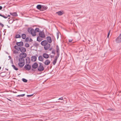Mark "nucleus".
Instances as JSON below:
<instances>
[{
	"label": "nucleus",
	"instance_id": "obj_31",
	"mask_svg": "<svg viewBox=\"0 0 121 121\" xmlns=\"http://www.w3.org/2000/svg\"><path fill=\"white\" fill-rule=\"evenodd\" d=\"M25 46L26 47L28 48L29 47V45L28 43H26L25 44Z\"/></svg>",
	"mask_w": 121,
	"mask_h": 121
},
{
	"label": "nucleus",
	"instance_id": "obj_3",
	"mask_svg": "<svg viewBox=\"0 0 121 121\" xmlns=\"http://www.w3.org/2000/svg\"><path fill=\"white\" fill-rule=\"evenodd\" d=\"M30 59L28 57H27L26 59V65L25 66L24 68H31V66L29 64L30 62Z\"/></svg>",
	"mask_w": 121,
	"mask_h": 121
},
{
	"label": "nucleus",
	"instance_id": "obj_55",
	"mask_svg": "<svg viewBox=\"0 0 121 121\" xmlns=\"http://www.w3.org/2000/svg\"><path fill=\"white\" fill-rule=\"evenodd\" d=\"M27 39H28V38H26V40H27Z\"/></svg>",
	"mask_w": 121,
	"mask_h": 121
},
{
	"label": "nucleus",
	"instance_id": "obj_32",
	"mask_svg": "<svg viewBox=\"0 0 121 121\" xmlns=\"http://www.w3.org/2000/svg\"><path fill=\"white\" fill-rule=\"evenodd\" d=\"M25 95V94H23L21 95H19L17 96V97H23Z\"/></svg>",
	"mask_w": 121,
	"mask_h": 121
},
{
	"label": "nucleus",
	"instance_id": "obj_16",
	"mask_svg": "<svg viewBox=\"0 0 121 121\" xmlns=\"http://www.w3.org/2000/svg\"><path fill=\"white\" fill-rule=\"evenodd\" d=\"M43 57L46 59L47 58L49 57V55L48 54L45 53H43Z\"/></svg>",
	"mask_w": 121,
	"mask_h": 121
},
{
	"label": "nucleus",
	"instance_id": "obj_6",
	"mask_svg": "<svg viewBox=\"0 0 121 121\" xmlns=\"http://www.w3.org/2000/svg\"><path fill=\"white\" fill-rule=\"evenodd\" d=\"M39 35L42 38H44L45 37V34L43 31H40L39 33Z\"/></svg>",
	"mask_w": 121,
	"mask_h": 121
},
{
	"label": "nucleus",
	"instance_id": "obj_46",
	"mask_svg": "<svg viewBox=\"0 0 121 121\" xmlns=\"http://www.w3.org/2000/svg\"><path fill=\"white\" fill-rule=\"evenodd\" d=\"M9 58L10 59H11L12 58L11 57V56H9Z\"/></svg>",
	"mask_w": 121,
	"mask_h": 121
},
{
	"label": "nucleus",
	"instance_id": "obj_9",
	"mask_svg": "<svg viewBox=\"0 0 121 121\" xmlns=\"http://www.w3.org/2000/svg\"><path fill=\"white\" fill-rule=\"evenodd\" d=\"M20 51L22 53H24L26 51V49L25 48L21 47H20Z\"/></svg>",
	"mask_w": 121,
	"mask_h": 121
},
{
	"label": "nucleus",
	"instance_id": "obj_34",
	"mask_svg": "<svg viewBox=\"0 0 121 121\" xmlns=\"http://www.w3.org/2000/svg\"><path fill=\"white\" fill-rule=\"evenodd\" d=\"M22 80L24 82H27V80L25 78H23L22 79Z\"/></svg>",
	"mask_w": 121,
	"mask_h": 121
},
{
	"label": "nucleus",
	"instance_id": "obj_10",
	"mask_svg": "<svg viewBox=\"0 0 121 121\" xmlns=\"http://www.w3.org/2000/svg\"><path fill=\"white\" fill-rule=\"evenodd\" d=\"M25 63V62H19L18 63V65L20 67L22 68L24 66Z\"/></svg>",
	"mask_w": 121,
	"mask_h": 121
},
{
	"label": "nucleus",
	"instance_id": "obj_40",
	"mask_svg": "<svg viewBox=\"0 0 121 121\" xmlns=\"http://www.w3.org/2000/svg\"><path fill=\"white\" fill-rule=\"evenodd\" d=\"M33 95H27V96L28 97H30Z\"/></svg>",
	"mask_w": 121,
	"mask_h": 121
},
{
	"label": "nucleus",
	"instance_id": "obj_51",
	"mask_svg": "<svg viewBox=\"0 0 121 121\" xmlns=\"http://www.w3.org/2000/svg\"><path fill=\"white\" fill-rule=\"evenodd\" d=\"M16 58H18V57L17 56H16Z\"/></svg>",
	"mask_w": 121,
	"mask_h": 121
},
{
	"label": "nucleus",
	"instance_id": "obj_57",
	"mask_svg": "<svg viewBox=\"0 0 121 121\" xmlns=\"http://www.w3.org/2000/svg\"><path fill=\"white\" fill-rule=\"evenodd\" d=\"M0 68H1V67H0Z\"/></svg>",
	"mask_w": 121,
	"mask_h": 121
},
{
	"label": "nucleus",
	"instance_id": "obj_52",
	"mask_svg": "<svg viewBox=\"0 0 121 121\" xmlns=\"http://www.w3.org/2000/svg\"><path fill=\"white\" fill-rule=\"evenodd\" d=\"M36 45H38V44L36 43Z\"/></svg>",
	"mask_w": 121,
	"mask_h": 121
},
{
	"label": "nucleus",
	"instance_id": "obj_5",
	"mask_svg": "<svg viewBox=\"0 0 121 121\" xmlns=\"http://www.w3.org/2000/svg\"><path fill=\"white\" fill-rule=\"evenodd\" d=\"M116 41L117 43H119L121 42V33L119 36L116 39Z\"/></svg>",
	"mask_w": 121,
	"mask_h": 121
},
{
	"label": "nucleus",
	"instance_id": "obj_26",
	"mask_svg": "<svg viewBox=\"0 0 121 121\" xmlns=\"http://www.w3.org/2000/svg\"><path fill=\"white\" fill-rule=\"evenodd\" d=\"M18 51L17 50H14L13 51V53L15 54H18L19 53Z\"/></svg>",
	"mask_w": 121,
	"mask_h": 121
},
{
	"label": "nucleus",
	"instance_id": "obj_43",
	"mask_svg": "<svg viewBox=\"0 0 121 121\" xmlns=\"http://www.w3.org/2000/svg\"><path fill=\"white\" fill-rule=\"evenodd\" d=\"M59 99H60V100H63V97H61L60 98H59Z\"/></svg>",
	"mask_w": 121,
	"mask_h": 121
},
{
	"label": "nucleus",
	"instance_id": "obj_7",
	"mask_svg": "<svg viewBox=\"0 0 121 121\" xmlns=\"http://www.w3.org/2000/svg\"><path fill=\"white\" fill-rule=\"evenodd\" d=\"M56 53L57 56H56L59 57L60 55V50L59 47L58 45L56 46Z\"/></svg>",
	"mask_w": 121,
	"mask_h": 121
},
{
	"label": "nucleus",
	"instance_id": "obj_24",
	"mask_svg": "<svg viewBox=\"0 0 121 121\" xmlns=\"http://www.w3.org/2000/svg\"><path fill=\"white\" fill-rule=\"evenodd\" d=\"M42 6L41 5H38L36 6L37 8L39 9H41Z\"/></svg>",
	"mask_w": 121,
	"mask_h": 121
},
{
	"label": "nucleus",
	"instance_id": "obj_50",
	"mask_svg": "<svg viewBox=\"0 0 121 121\" xmlns=\"http://www.w3.org/2000/svg\"><path fill=\"white\" fill-rule=\"evenodd\" d=\"M14 69L16 70H18V69Z\"/></svg>",
	"mask_w": 121,
	"mask_h": 121
},
{
	"label": "nucleus",
	"instance_id": "obj_47",
	"mask_svg": "<svg viewBox=\"0 0 121 121\" xmlns=\"http://www.w3.org/2000/svg\"><path fill=\"white\" fill-rule=\"evenodd\" d=\"M26 70H29L30 69H26Z\"/></svg>",
	"mask_w": 121,
	"mask_h": 121
},
{
	"label": "nucleus",
	"instance_id": "obj_17",
	"mask_svg": "<svg viewBox=\"0 0 121 121\" xmlns=\"http://www.w3.org/2000/svg\"><path fill=\"white\" fill-rule=\"evenodd\" d=\"M42 38H43L39 36H38L37 38V40L39 42H40L43 40V39H42Z\"/></svg>",
	"mask_w": 121,
	"mask_h": 121
},
{
	"label": "nucleus",
	"instance_id": "obj_14",
	"mask_svg": "<svg viewBox=\"0 0 121 121\" xmlns=\"http://www.w3.org/2000/svg\"><path fill=\"white\" fill-rule=\"evenodd\" d=\"M59 57H58V56H55V58L53 61L52 62L53 64V65H55L56 63L58 58Z\"/></svg>",
	"mask_w": 121,
	"mask_h": 121
},
{
	"label": "nucleus",
	"instance_id": "obj_15",
	"mask_svg": "<svg viewBox=\"0 0 121 121\" xmlns=\"http://www.w3.org/2000/svg\"><path fill=\"white\" fill-rule=\"evenodd\" d=\"M37 58L35 56H32L31 57V60L32 61H35L36 60Z\"/></svg>",
	"mask_w": 121,
	"mask_h": 121
},
{
	"label": "nucleus",
	"instance_id": "obj_11",
	"mask_svg": "<svg viewBox=\"0 0 121 121\" xmlns=\"http://www.w3.org/2000/svg\"><path fill=\"white\" fill-rule=\"evenodd\" d=\"M16 44L19 46H22L23 45V43L22 42H17Z\"/></svg>",
	"mask_w": 121,
	"mask_h": 121
},
{
	"label": "nucleus",
	"instance_id": "obj_35",
	"mask_svg": "<svg viewBox=\"0 0 121 121\" xmlns=\"http://www.w3.org/2000/svg\"><path fill=\"white\" fill-rule=\"evenodd\" d=\"M55 51L54 49H53L52 51V53L54 54H55Z\"/></svg>",
	"mask_w": 121,
	"mask_h": 121
},
{
	"label": "nucleus",
	"instance_id": "obj_53",
	"mask_svg": "<svg viewBox=\"0 0 121 121\" xmlns=\"http://www.w3.org/2000/svg\"><path fill=\"white\" fill-rule=\"evenodd\" d=\"M9 101H12L11 100H10V99H9Z\"/></svg>",
	"mask_w": 121,
	"mask_h": 121
},
{
	"label": "nucleus",
	"instance_id": "obj_38",
	"mask_svg": "<svg viewBox=\"0 0 121 121\" xmlns=\"http://www.w3.org/2000/svg\"><path fill=\"white\" fill-rule=\"evenodd\" d=\"M73 40V39H69V42L70 43Z\"/></svg>",
	"mask_w": 121,
	"mask_h": 121
},
{
	"label": "nucleus",
	"instance_id": "obj_8",
	"mask_svg": "<svg viewBox=\"0 0 121 121\" xmlns=\"http://www.w3.org/2000/svg\"><path fill=\"white\" fill-rule=\"evenodd\" d=\"M46 39L47 41H48V43H51L52 42V40L51 38L49 36H48L47 37Z\"/></svg>",
	"mask_w": 121,
	"mask_h": 121
},
{
	"label": "nucleus",
	"instance_id": "obj_13",
	"mask_svg": "<svg viewBox=\"0 0 121 121\" xmlns=\"http://www.w3.org/2000/svg\"><path fill=\"white\" fill-rule=\"evenodd\" d=\"M48 8V7L46 6L42 5V7L41 9L40 10L44 11L46 10Z\"/></svg>",
	"mask_w": 121,
	"mask_h": 121
},
{
	"label": "nucleus",
	"instance_id": "obj_42",
	"mask_svg": "<svg viewBox=\"0 0 121 121\" xmlns=\"http://www.w3.org/2000/svg\"><path fill=\"white\" fill-rule=\"evenodd\" d=\"M110 32V31H109V32L108 33V35H107V37H108V38L109 36V35Z\"/></svg>",
	"mask_w": 121,
	"mask_h": 121
},
{
	"label": "nucleus",
	"instance_id": "obj_2",
	"mask_svg": "<svg viewBox=\"0 0 121 121\" xmlns=\"http://www.w3.org/2000/svg\"><path fill=\"white\" fill-rule=\"evenodd\" d=\"M18 60L19 62H25L24 58L27 56V54L25 53H21L19 55Z\"/></svg>",
	"mask_w": 121,
	"mask_h": 121
},
{
	"label": "nucleus",
	"instance_id": "obj_49",
	"mask_svg": "<svg viewBox=\"0 0 121 121\" xmlns=\"http://www.w3.org/2000/svg\"><path fill=\"white\" fill-rule=\"evenodd\" d=\"M54 57V56H52V55H51V58H52V57Z\"/></svg>",
	"mask_w": 121,
	"mask_h": 121
},
{
	"label": "nucleus",
	"instance_id": "obj_4",
	"mask_svg": "<svg viewBox=\"0 0 121 121\" xmlns=\"http://www.w3.org/2000/svg\"><path fill=\"white\" fill-rule=\"evenodd\" d=\"M28 32L30 34L33 36H34L36 35L35 31L34 29L31 28H29L28 29Z\"/></svg>",
	"mask_w": 121,
	"mask_h": 121
},
{
	"label": "nucleus",
	"instance_id": "obj_27",
	"mask_svg": "<svg viewBox=\"0 0 121 121\" xmlns=\"http://www.w3.org/2000/svg\"><path fill=\"white\" fill-rule=\"evenodd\" d=\"M15 38H21V36L19 34H17L15 36Z\"/></svg>",
	"mask_w": 121,
	"mask_h": 121
},
{
	"label": "nucleus",
	"instance_id": "obj_44",
	"mask_svg": "<svg viewBox=\"0 0 121 121\" xmlns=\"http://www.w3.org/2000/svg\"><path fill=\"white\" fill-rule=\"evenodd\" d=\"M49 48V50L50 51H51V50H52V47H51V48L50 47V48Z\"/></svg>",
	"mask_w": 121,
	"mask_h": 121
},
{
	"label": "nucleus",
	"instance_id": "obj_54",
	"mask_svg": "<svg viewBox=\"0 0 121 121\" xmlns=\"http://www.w3.org/2000/svg\"><path fill=\"white\" fill-rule=\"evenodd\" d=\"M27 39H28V38H26V40H27Z\"/></svg>",
	"mask_w": 121,
	"mask_h": 121
},
{
	"label": "nucleus",
	"instance_id": "obj_12",
	"mask_svg": "<svg viewBox=\"0 0 121 121\" xmlns=\"http://www.w3.org/2000/svg\"><path fill=\"white\" fill-rule=\"evenodd\" d=\"M38 67V64L36 62H35L32 65V68H37Z\"/></svg>",
	"mask_w": 121,
	"mask_h": 121
},
{
	"label": "nucleus",
	"instance_id": "obj_48",
	"mask_svg": "<svg viewBox=\"0 0 121 121\" xmlns=\"http://www.w3.org/2000/svg\"><path fill=\"white\" fill-rule=\"evenodd\" d=\"M0 16L2 17L3 15L0 14Z\"/></svg>",
	"mask_w": 121,
	"mask_h": 121
},
{
	"label": "nucleus",
	"instance_id": "obj_1",
	"mask_svg": "<svg viewBox=\"0 0 121 121\" xmlns=\"http://www.w3.org/2000/svg\"><path fill=\"white\" fill-rule=\"evenodd\" d=\"M41 44L42 46H44V48L45 50H48L50 47V45L46 40H44L42 41Z\"/></svg>",
	"mask_w": 121,
	"mask_h": 121
},
{
	"label": "nucleus",
	"instance_id": "obj_30",
	"mask_svg": "<svg viewBox=\"0 0 121 121\" xmlns=\"http://www.w3.org/2000/svg\"><path fill=\"white\" fill-rule=\"evenodd\" d=\"M5 73L4 72H2L1 73L0 75L1 76H5Z\"/></svg>",
	"mask_w": 121,
	"mask_h": 121
},
{
	"label": "nucleus",
	"instance_id": "obj_18",
	"mask_svg": "<svg viewBox=\"0 0 121 121\" xmlns=\"http://www.w3.org/2000/svg\"><path fill=\"white\" fill-rule=\"evenodd\" d=\"M39 60L41 61H43L44 58L43 56H39L38 57Z\"/></svg>",
	"mask_w": 121,
	"mask_h": 121
},
{
	"label": "nucleus",
	"instance_id": "obj_33",
	"mask_svg": "<svg viewBox=\"0 0 121 121\" xmlns=\"http://www.w3.org/2000/svg\"><path fill=\"white\" fill-rule=\"evenodd\" d=\"M44 69H37L39 71H42L44 70Z\"/></svg>",
	"mask_w": 121,
	"mask_h": 121
},
{
	"label": "nucleus",
	"instance_id": "obj_36",
	"mask_svg": "<svg viewBox=\"0 0 121 121\" xmlns=\"http://www.w3.org/2000/svg\"><path fill=\"white\" fill-rule=\"evenodd\" d=\"M11 66L13 68H17L15 66L13 65V64H11Z\"/></svg>",
	"mask_w": 121,
	"mask_h": 121
},
{
	"label": "nucleus",
	"instance_id": "obj_20",
	"mask_svg": "<svg viewBox=\"0 0 121 121\" xmlns=\"http://www.w3.org/2000/svg\"><path fill=\"white\" fill-rule=\"evenodd\" d=\"M50 63V61L48 60H46L44 62V64L45 65H49Z\"/></svg>",
	"mask_w": 121,
	"mask_h": 121
},
{
	"label": "nucleus",
	"instance_id": "obj_28",
	"mask_svg": "<svg viewBox=\"0 0 121 121\" xmlns=\"http://www.w3.org/2000/svg\"><path fill=\"white\" fill-rule=\"evenodd\" d=\"M10 16L9 15H8L7 16L6 15L5 16L4 15H3L2 17L4 18H8V17Z\"/></svg>",
	"mask_w": 121,
	"mask_h": 121
},
{
	"label": "nucleus",
	"instance_id": "obj_21",
	"mask_svg": "<svg viewBox=\"0 0 121 121\" xmlns=\"http://www.w3.org/2000/svg\"><path fill=\"white\" fill-rule=\"evenodd\" d=\"M14 48L16 50L18 51H19L20 50V47H19L18 45H15L14 46Z\"/></svg>",
	"mask_w": 121,
	"mask_h": 121
},
{
	"label": "nucleus",
	"instance_id": "obj_56",
	"mask_svg": "<svg viewBox=\"0 0 121 121\" xmlns=\"http://www.w3.org/2000/svg\"><path fill=\"white\" fill-rule=\"evenodd\" d=\"M7 99H8V100H9V99L8 98H7Z\"/></svg>",
	"mask_w": 121,
	"mask_h": 121
},
{
	"label": "nucleus",
	"instance_id": "obj_41",
	"mask_svg": "<svg viewBox=\"0 0 121 121\" xmlns=\"http://www.w3.org/2000/svg\"><path fill=\"white\" fill-rule=\"evenodd\" d=\"M0 25L2 27H3L4 26V25L0 23Z\"/></svg>",
	"mask_w": 121,
	"mask_h": 121
},
{
	"label": "nucleus",
	"instance_id": "obj_25",
	"mask_svg": "<svg viewBox=\"0 0 121 121\" xmlns=\"http://www.w3.org/2000/svg\"><path fill=\"white\" fill-rule=\"evenodd\" d=\"M22 39H25L26 38V35L25 34H23L22 35Z\"/></svg>",
	"mask_w": 121,
	"mask_h": 121
},
{
	"label": "nucleus",
	"instance_id": "obj_22",
	"mask_svg": "<svg viewBox=\"0 0 121 121\" xmlns=\"http://www.w3.org/2000/svg\"><path fill=\"white\" fill-rule=\"evenodd\" d=\"M39 67L38 68H44L43 67V64L41 63H39Z\"/></svg>",
	"mask_w": 121,
	"mask_h": 121
},
{
	"label": "nucleus",
	"instance_id": "obj_37",
	"mask_svg": "<svg viewBox=\"0 0 121 121\" xmlns=\"http://www.w3.org/2000/svg\"><path fill=\"white\" fill-rule=\"evenodd\" d=\"M56 35H57V39H58V38H59V33H57V34H56Z\"/></svg>",
	"mask_w": 121,
	"mask_h": 121
},
{
	"label": "nucleus",
	"instance_id": "obj_39",
	"mask_svg": "<svg viewBox=\"0 0 121 121\" xmlns=\"http://www.w3.org/2000/svg\"><path fill=\"white\" fill-rule=\"evenodd\" d=\"M10 62H11V64H13V60L12 59H11Z\"/></svg>",
	"mask_w": 121,
	"mask_h": 121
},
{
	"label": "nucleus",
	"instance_id": "obj_29",
	"mask_svg": "<svg viewBox=\"0 0 121 121\" xmlns=\"http://www.w3.org/2000/svg\"><path fill=\"white\" fill-rule=\"evenodd\" d=\"M39 28H36L35 29V32H39Z\"/></svg>",
	"mask_w": 121,
	"mask_h": 121
},
{
	"label": "nucleus",
	"instance_id": "obj_23",
	"mask_svg": "<svg viewBox=\"0 0 121 121\" xmlns=\"http://www.w3.org/2000/svg\"><path fill=\"white\" fill-rule=\"evenodd\" d=\"M56 13L58 15L61 16L63 13V12L61 11H60L56 12Z\"/></svg>",
	"mask_w": 121,
	"mask_h": 121
},
{
	"label": "nucleus",
	"instance_id": "obj_19",
	"mask_svg": "<svg viewBox=\"0 0 121 121\" xmlns=\"http://www.w3.org/2000/svg\"><path fill=\"white\" fill-rule=\"evenodd\" d=\"M10 15L16 17L17 16V14L16 12H14L10 13Z\"/></svg>",
	"mask_w": 121,
	"mask_h": 121
},
{
	"label": "nucleus",
	"instance_id": "obj_45",
	"mask_svg": "<svg viewBox=\"0 0 121 121\" xmlns=\"http://www.w3.org/2000/svg\"><path fill=\"white\" fill-rule=\"evenodd\" d=\"M2 7L1 6H0V10L1 9H2Z\"/></svg>",
	"mask_w": 121,
	"mask_h": 121
}]
</instances>
